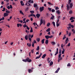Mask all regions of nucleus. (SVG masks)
Returning <instances> with one entry per match:
<instances>
[{
	"label": "nucleus",
	"instance_id": "41",
	"mask_svg": "<svg viewBox=\"0 0 75 75\" xmlns=\"http://www.w3.org/2000/svg\"><path fill=\"white\" fill-rule=\"evenodd\" d=\"M59 9V8H58V7H57L56 8H55V10H58Z\"/></svg>",
	"mask_w": 75,
	"mask_h": 75
},
{
	"label": "nucleus",
	"instance_id": "47",
	"mask_svg": "<svg viewBox=\"0 0 75 75\" xmlns=\"http://www.w3.org/2000/svg\"><path fill=\"white\" fill-rule=\"evenodd\" d=\"M49 37L50 38H53V36L51 35V36H49Z\"/></svg>",
	"mask_w": 75,
	"mask_h": 75
},
{
	"label": "nucleus",
	"instance_id": "15",
	"mask_svg": "<svg viewBox=\"0 0 75 75\" xmlns=\"http://www.w3.org/2000/svg\"><path fill=\"white\" fill-rule=\"evenodd\" d=\"M46 56V54H44L42 56V58H43V59H44V58H45Z\"/></svg>",
	"mask_w": 75,
	"mask_h": 75
},
{
	"label": "nucleus",
	"instance_id": "49",
	"mask_svg": "<svg viewBox=\"0 0 75 75\" xmlns=\"http://www.w3.org/2000/svg\"><path fill=\"white\" fill-rule=\"evenodd\" d=\"M64 37L63 38V40H65V39L66 38V36H65V35H64Z\"/></svg>",
	"mask_w": 75,
	"mask_h": 75
},
{
	"label": "nucleus",
	"instance_id": "34",
	"mask_svg": "<svg viewBox=\"0 0 75 75\" xmlns=\"http://www.w3.org/2000/svg\"><path fill=\"white\" fill-rule=\"evenodd\" d=\"M40 50V47L39 46H38L37 47V48L36 49V50L37 51H38Z\"/></svg>",
	"mask_w": 75,
	"mask_h": 75
},
{
	"label": "nucleus",
	"instance_id": "20",
	"mask_svg": "<svg viewBox=\"0 0 75 75\" xmlns=\"http://www.w3.org/2000/svg\"><path fill=\"white\" fill-rule=\"evenodd\" d=\"M25 40H28V35H26L25 36Z\"/></svg>",
	"mask_w": 75,
	"mask_h": 75
},
{
	"label": "nucleus",
	"instance_id": "45",
	"mask_svg": "<svg viewBox=\"0 0 75 75\" xmlns=\"http://www.w3.org/2000/svg\"><path fill=\"white\" fill-rule=\"evenodd\" d=\"M49 15H50V14H48V13H46V16L47 17H48V16H49Z\"/></svg>",
	"mask_w": 75,
	"mask_h": 75
},
{
	"label": "nucleus",
	"instance_id": "4",
	"mask_svg": "<svg viewBox=\"0 0 75 75\" xmlns=\"http://www.w3.org/2000/svg\"><path fill=\"white\" fill-rule=\"evenodd\" d=\"M44 7L42 6V7H40V8L39 10L40 12L44 10Z\"/></svg>",
	"mask_w": 75,
	"mask_h": 75
},
{
	"label": "nucleus",
	"instance_id": "22",
	"mask_svg": "<svg viewBox=\"0 0 75 75\" xmlns=\"http://www.w3.org/2000/svg\"><path fill=\"white\" fill-rule=\"evenodd\" d=\"M69 25H71V27L72 28H74V25H72L71 24V23L69 24Z\"/></svg>",
	"mask_w": 75,
	"mask_h": 75
},
{
	"label": "nucleus",
	"instance_id": "37",
	"mask_svg": "<svg viewBox=\"0 0 75 75\" xmlns=\"http://www.w3.org/2000/svg\"><path fill=\"white\" fill-rule=\"evenodd\" d=\"M22 61H23V62H27V60L26 59H23Z\"/></svg>",
	"mask_w": 75,
	"mask_h": 75
},
{
	"label": "nucleus",
	"instance_id": "1",
	"mask_svg": "<svg viewBox=\"0 0 75 75\" xmlns=\"http://www.w3.org/2000/svg\"><path fill=\"white\" fill-rule=\"evenodd\" d=\"M68 4H67V10L68 11L70 9V8H72V7H73V3H71V0H69L68 1Z\"/></svg>",
	"mask_w": 75,
	"mask_h": 75
},
{
	"label": "nucleus",
	"instance_id": "11",
	"mask_svg": "<svg viewBox=\"0 0 75 75\" xmlns=\"http://www.w3.org/2000/svg\"><path fill=\"white\" fill-rule=\"evenodd\" d=\"M28 3H34V1L33 0H30L28 1Z\"/></svg>",
	"mask_w": 75,
	"mask_h": 75
},
{
	"label": "nucleus",
	"instance_id": "58",
	"mask_svg": "<svg viewBox=\"0 0 75 75\" xmlns=\"http://www.w3.org/2000/svg\"><path fill=\"white\" fill-rule=\"evenodd\" d=\"M27 27V26L26 25H23V27L24 28H25V27Z\"/></svg>",
	"mask_w": 75,
	"mask_h": 75
},
{
	"label": "nucleus",
	"instance_id": "43",
	"mask_svg": "<svg viewBox=\"0 0 75 75\" xmlns=\"http://www.w3.org/2000/svg\"><path fill=\"white\" fill-rule=\"evenodd\" d=\"M6 13H10V11H6Z\"/></svg>",
	"mask_w": 75,
	"mask_h": 75
},
{
	"label": "nucleus",
	"instance_id": "29",
	"mask_svg": "<svg viewBox=\"0 0 75 75\" xmlns=\"http://www.w3.org/2000/svg\"><path fill=\"white\" fill-rule=\"evenodd\" d=\"M37 41L38 42H40V38H37Z\"/></svg>",
	"mask_w": 75,
	"mask_h": 75
},
{
	"label": "nucleus",
	"instance_id": "7",
	"mask_svg": "<svg viewBox=\"0 0 75 75\" xmlns=\"http://www.w3.org/2000/svg\"><path fill=\"white\" fill-rule=\"evenodd\" d=\"M40 25H41V24L43 23V19H40Z\"/></svg>",
	"mask_w": 75,
	"mask_h": 75
},
{
	"label": "nucleus",
	"instance_id": "52",
	"mask_svg": "<svg viewBox=\"0 0 75 75\" xmlns=\"http://www.w3.org/2000/svg\"><path fill=\"white\" fill-rule=\"evenodd\" d=\"M71 27H67L68 30H70L69 29H71Z\"/></svg>",
	"mask_w": 75,
	"mask_h": 75
},
{
	"label": "nucleus",
	"instance_id": "32",
	"mask_svg": "<svg viewBox=\"0 0 75 75\" xmlns=\"http://www.w3.org/2000/svg\"><path fill=\"white\" fill-rule=\"evenodd\" d=\"M20 13H21V14H22V15H24V13H23V11H20Z\"/></svg>",
	"mask_w": 75,
	"mask_h": 75
},
{
	"label": "nucleus",
	"instance_id": "40",
	"mask_svg": "<svg viewBox=\"0 0 75 75\" xmlns=\"http://www.w3.org/2000/svg\"><path fill=\"white\" fill-rule=\"evenodd\" d=\"M55 10H54V9H52V13H53L54 12H55Z\"/></svg>",
	"mask_w": 75,
	"mask_h": 75
},
{
	"label": "nucleus",
	"instance_id": "27",
	"mask_svg": "<svg viewBox=\"0 0 75 75\" xmlns=\"http://www.w3.org/2000/svg\"><path fill=\"white\" fill-rule=\"evenodd\" d=\"M73 13V12L72 11V10L69 11V13L70 14H72Z\"/></svg>",
	"mask_w": 75,
	"mask_h": 75
},
{
	"label": "nucleus",
	"instance_id": "61",
	"mask_svg": "<svg viewBox=\"0 0 75 75\" xmlns=\"http://www.w3.org/2000/svg\"><path fill=\"white\" fill-rule=\"evenodd\" d=\"M33 25H34L35 26V24H36V23H35V22H34L33 24Z\"/></svg>",
	"mask_w": 75,
	"mask_h": 75
},
{
	"label": "nucleus",
	"instance_id": "46",
	"mask_svg": "<svg viewBox=\"0 0 75 75\" xmlns=\"http://www.w3.org/2000/svg\"><path fill=\"white\" fill-rule=\"evenodd\" d=\"M18 22H20L21 23H22L23 22V21L22 20H21V21H18Z\"/></svg>",
	"mask_w": 75,
	"mask_h": 75
},
{
	"label": "nucleus",
	"instance_id": "33",
	"mask_svg": "<svg viewBox=\"0 0 75 75\" xmlns=\"http://www.w3.org/2000/svg\"><path fill=\"white\" fill-rule=\"evenodd\" d=\"M51 24H50V23H47V27H49V26Z\"/></svg>",
	"mask_w": 75,
	"mask_h": 75
},
{
	"label": "nucleus",
	"instance_id": "57",
	"mask_svg": "<svg viewBox=\"0 0 75 75\" xmlns=\"http://www.w3.org/2000/svg\"><path fill=\"white\" fill-rule=\"evenodd\" d=\"M58 54V52H56V53L54 55H57Z\"/></svg>",
	"mask_w": 75,
	"mask_h": 75
},
{
	"label": "nucleus",
	"instance_id": "53",
	"mask_svg": "<svg viewBox=\"0 0 75 75\" xmlns=\"http://www.w3.org/2000/svg\"><path fill=\"white\" fill-rule=\"evenodd\" d=\"M68 40V38H67L65 42H67Z\"/></svg>",
	"mask_w": 75,
	"mask_h": 75
},
{
	"label": "nucleus",
	"instance_id": "10",
	"mask_svg": "<svg viewBox=\"0 0 75 75\" xmlns=\"http://www.w3.org/2000/svg\"><path fill=\"white\" fill-rule=\"evenodd\" d=\"M62 59V57H60V58H59V56H58V62H59L60 61H61Z\"/></svg>",
	"mask_w": 75,
	"mask_h": 75
},
{
	"label": "nucleus",
	"instance_id": "30",
	"mask_svg": "<svg viewBox=\"0 0 75 75\" xmlns=\"http://www.w3.org/2000/svg\"><path fill=\"white\" fill-rule=\"evenodd\" d=\"M30 12L31 14H33V13H34V11H30Z\"/></svg>",
	"mask_w": 75,
	"mask_h": 75
},
{
	"label": "nucleus",
	"instance_id": "12",
	"mask_svg": "<svg viewBox=\"0 0 75 75\" xmlns=\"http://www.w3.org/2000/svg\"><path fill=\"white\" fill-rule=\"evenodd\" d=\"M28 72H29V73H31V72H33V70L30 69H28Z\"/></svg>",
	"mask_w": 75,
	"mask_h": 75
},
{
	"label": "nucleus",
	"instance_id": "5",
	"mask_svg": "<svg viewBox=\"0 0 75 75\" xmlns=\"http://www.w3.org/2000/svg\"><path fill=\"white\" fill-rule=\"evenodd\" d=\"M56 13H57V15H59V14H61V12L59 10H58L57 11H56Z\"/></svg>",
	"mask_w": 75,
	"mask_h": 75
},
{
	"label": "nucleus",
	"instance_id": "31",
	"mask_svg": "<svg viewBox=\"0 0 75 75\" xmlns=\"http://www.w3.org/2000/svg\"><path fill=\"white\" fill-rule=\"evenodd\" d=\"M50 28H48L47 30H46L47 32H50Z\"/></svg>",
	"mask_w": 75,
	"mask_h": 75
},
{
	"label": "nucleus",
	"instance_id": "14",
	"mask_svg": "<svg viewBox=\"0 0 75 75\" xmlns=\"http://www.w3.org/2000/svg\"><path fill=\"white\" fill-rule=\"evenodd\" d=\"M51 44L53 45H55V44H56V43H55V42H54V41H53L51 43Z\"/></svg>",
	"mask_w": 75,
	"mask_h": 75
},
{
	"label": "nucleus",
	"instance_id": "17",
	"mask_svg": "<svg viewBox=\"0 0 75 75\" xmlns=\"http://www.w3.org/2000/svg\"><path fill=\"white\" fill-rule=\"evenodd\" d=\"M48 42H49L48 40V39H47L46 40L45 43L47 45L48 43Z\"/></svg>",
	"mask_w": 75,
	"mask_h": 75
},
{
	"label": "nucleus",
	"instance_id": "24",
	"mask_svg": "<svg viewBox=\"0 0 75 75\" xmlns=\"http://www.w3.org/2000/svg\"><path fill=\"white\" fill-rule=\"evenodd\" d=\"M45 38H46V39H48V38H49V35H45Z\"/></svg>",
	"mask_w": 75,
	"mask_h": 75
},
{
	"label": "nucleus",
	"instance_id": "36",
	"mask_svg": "<svg viewBox=\"0 0 75 75\" xmlns=\"http://www.w3.org/2000/svg\"><path fill=\"white\" fill-rule=\"evenodd\" d=\"M29 9H28V8H27L25 9V11L27 12L28 10Z\"/></svg>",
	"mask_w": 75,
	"mask_h": 75
},
{
	"label": "nucleus",
	"instance_id": "19",
	"mask_svg": "<svg viewBox=\"0 0 75 75\" xmlns=\"http://www.w3.org/2000/svg\"><path fill=\"white\" fill-rule=\"evenodd\" d=\"M75 18L73 17H71V18H70L69 20H74V19H75Z\"/></svg>",
	"mask_w": 75,
	"mask_h": 75
},
{
	"label": "nucleus",
	"instance_id": "26",
	"mask_svg": "<svg viewBox=\"0 0 75 75\" xmlns=\"http://www.w3.org/2000/svg\"><path fill=\"white\" fill-rule=\"evenodd\" d=\"M27 45H28V47H31V43H28L27 44Z\"/></svg>",
	"mask_w": 75,
	"mask_h": 75
},
{
	"label": "nucleus",
	"instance_id": "18",
	"mask_svg": "<svg viewBox=\"0 0 75 75\" xmlns=\"http://www.w3.org/2000/svg\"><path fill=\"white\" fill-rule=\"evenodd\" d=\"M63 50L62 52V54H64V52H65V49L63 48Z\"/></svg>",
	"mask_w": 75,
	"mask_h": 75
},
{
	"label": "nucleus",
	"instance_id": "3",
	"mask_svg": "<svg viewBox=\"0 0 75 75\" xmlns=\"http://www.w3.org/2000/svg\"><path fill=\"white\" fill-rule=\"evenodd\" d=\"M26 59V60H27V62H32V60H31V59H30V58H29V57H27Z\"/></svg>",
	"mask_w": 75,
	"mask_h": 75
},
{
	"label": "nucleus",
	"instance_id": "38",
	"mask_svg": "<svg viewBox=\"0 0 75 75\" xmlns=\"http://www.w3.org/2000/svg\"><path fill=\"white\" fill-rule=\"evenodd\" d=\"M37 7V5L35 4H34V7Z\"/></svg>",
	"mask_w": 75,
	"mask_h": 75
},
{
	"label": "nucleus",
	"instance_id": "60",
	"mask_svg": "<svg viewBox=\"0 0 75 75\" xmlns=\"http://www.w3.org/2000/svg\"><path fill=\"white\" fill-rule=\"evenodd\" d=\"M31 52L32 53H34V49L32 50H31Z\"/></svg>",
	"mask_w": 75,
	"mask_h": 75
},
{
	"label": "nucleus",
	"instance_id": "6",
	"mask_svg": "<svg viewBox=\"0 0 75 75\" xmlns=\"http://www.w3.org/2000/svg\"><path fill=\"white\" fill-rule=\"evenodd\" d=\"M41 55H42V53H41L39 55L38 57H36L35 58V59H39V58H40V57L41 56Z\"/></svg>",
	"mask_w": 75,
	"mask_h": 75
},
{
	"label": "nucleus",
	"instance_id": "13",
	"mask_svg": "<svg viewBox=\"0 0 75 75\" xmlns=\"http://www.w3.org/2000/svg\"><path fill=\"white\" fill-rule=\"evenodd\" d=\"M36 16L38 18H40V14H37L36 15Z\"/></svg>",
	"mask_w": 75,
	"mask_h": 75
},
{
	"label": "nucleus",
	"instance_id": "23",
	"mask_svg": "<svg viewBox=\"0 0 75 75\" xmlns=\"http://www.w3.org/2000/svg\"><path fill=\"white\" fill-rule=\"evenodd\" d=\"M54 17L55 16H54V15H52V16L50 18L51 20H53Z\"/></svg>",
	"mask_w": 75,
	"mask_h": 75
},
{
	"label": "nucleus",
	"instance_id": "48",
	"mask_svg": "<svg viewBox=\"0 0 75 75\" xmlns=\"http://www.w3.org/2000/svg\"><path fill=\"white\" fill-rule=\"evenodd\" d=\"M10 8H13V6H12V5H10Z\"/></svg>",
	"mask_w": 75,
	"mask_h": 75
},
{
	"label": "nucleus",
	"instance_id": "64",
	"mask_svg": "<svg viewBox=\"0 0 75 75\" xmlns=\"http://www.w3.org/2000/svg\"><path fill=\"white\" fill-rule=\"evenodd\" d=\"M66 33H67V35H68V31H66Z\"/></svg>",
	"mask_w": 75,
	"mask_h": 75
},
{
	"label": "nucleus",
	"instance_id": "55",
	"mask_svg": "<svg viewBox=\"0 0 75 75\" xmlns=\"http://www.w3.org/2000/svg\"><path fill=\"white\" fill-rule=\"evenodd\" d=\"M26 28L28 30H30V28L28 27V26H27Z\"/></svg>",
	"mask_w": 75,
	"mask_h": 75
},
{
	"label": "nucleus",
	"instance_id": "35",
	"mask_svg": "<svg viewBox=\"0 0 75 75\" xmlns=\"http://www.w3.org/2000/svg\"><path fill=\"white\" fill-rule=\"evenodd\" d=\"M52 24H53V25H54V27L55 26V22H52Z\"/></svg>",
	"mask_w": 75,
	"mask_h": 75
},
{
	"label": "nucleus",
	"instance_id": "51",
	"mask_svg": "<svg viewBox=\"0 0 75 75\" xmlns=\"http://www.w3.org/2000/svg\"><path fill=\"white\" fill-rule=\"evenodd\" d=\"M32 16H33V17H35V18H36V17L35 16V15L33 13H32Z\"/></svg>",
	"mask_w": 75,
	"mask_h": 75
},
{
	"label": "nucleus",
	"instance_id": "9",
	"mask_svg": "<svg viewBox=\"0 0 75 75\" xmlns=\"http://www.w3.org/2000/svg\"><path fill=\"white\" fill-rule=\"evenodd\" d=\"M8 16V13H5L4 14V17H7V16Z\"/></svg>",
	"mask_w": 75,
	"mask_h": 75
},
{
	"label": "nucleus",
	"instance_id": "63",
	"mask_svg": "<svg viewBox=\"0 0 75 75\" xmlns=\"http://www.w3.org/2000/svg\"><path fill=\"white\" fill-rule=\"evenodd\" d=\"M72 31H73V33H74V29H73L72 30Z\"/></svg>",
	"mask_w": 75,
	"mask_h": 75
},
{
	"label": "nucleus",
	"instance_id": "59",
	"mask_svg": "<svg viewBox=\"0 0 75 75\" xmlns=\"http://www.w3.org/2000/svg\"><path fill=\"white\" fill-rule=\"evenodd\" d=\"M33 43L34 44H35V43H36V44H37V42H36V41H35V40L34 41V42H33Z\"/></svg>",
	"mask_w": 75,
	"mask_h": 75
},
{
	"label": "nucleus",
	"instance_id": "56",
	"mask_svg": "<svg viewBox=\"0 0 75 75\" xmlns=\"http://www.w3.org/2000/svg\"><path fill=\"white\" fill-rule=\"evenodd\" d=\"M57 26L58 27V26H59V24H58V23H57Z\"/></svg>",
	"mask_w": 75,
	"mask_h": 75
},
{
	"label": "nucleus",
	"instance_id": "21",
	"mask_svg": "<svg viewBox=\"0 0 75 75\" xmlns=\"http://www.w3.org/2000/svg\"><path fill=\"white\" fill-rule=\"evenodd\" d=\"M45 41V39H43L42 40V44H44V41Z\"/></svg>",
	"mask_w": 75,
	"mask_h": 75
},
{
	"label": "nucleus",
	"instance_id": "44",
	"mask_svg": "<svg viewBox=\"0 0 75 75\" xmlns=\"http://www.w3.org/2000/svg\"><path fill=\"white\" fill-rule=\"evenodd\" d=\"M6 10V8H3V10H2V11H4Z\"/></svg>",
	"mask_w": 75,
	"mask_h": 75
},
{
	"label": "nucleus",
	"instance_id": "28",
	"mask_svg": "<svg viewBox=\"0 0 75 75\" xmlns=\"http://www.w3.org/2000/svg\"><path fill=\"white\" fill-rule=\"evenodd\" d=\"M30 33H33V28H31V30L30 31Z\"/></svg>",
	"mask_w": 75,
	"mask_h": 75
},
{
	"label": "nucleus",
	"instance_id": "54",
	"mask_svg": "<svg viewBox=\"0 0 75 75\" xmlns=\"http://www.w3.org/2000/svg\"><path fill=\"white\" fill-rule=\"evenodd\" d=\"M59 21V19H57V21L56 23H58V22Z\"/></svg>",
	"mask_w": 75,
	"mask_h": 75
},
{
	"label": "nucleus",
	"instance_id": "39",
	"mask_svg": "<svg viewBox=\"0 0 75 75\" xmlns=\"http://www.w3.org/2000/svg\"><path fill=\"white\" fill-rule=\"evenodd\" d=\"M57 18L58 19H60L61 18V16H57Z\"/></svg>",
	"mask_w": 75,
	"mask_h": 75
},
{
	"label": "nucleus",
	"instance_id": "50",
	"mask_svg": "<svg viewBox=\"0 0 75 75\" xmlns=\"http://www.w3.org/2000/svg\"><path fill=\"white\" fill-rule=\"evenodd\" d=\"M49 10L50 11H51V8H48Z\"/></svg>",
	"mask_w": 75,
	"mask_h": 75
},
{
	"label": "nucleus",
	"instance_id": "8",
	"mask_svg": "<svg viewBox=\"0 0 75 75\" xmlns=\"http://www.w3.org/2000/svg\"><path fill=\"white\" fill-rule=\"evenodd\" d=\"M31 35H28V38H29V40H30V41H31Z\"/></svg>",
	"mask_w": 75,
	"mask_h": 75
},
{
	"label": "nucleus",
	"instance_id": "2",
	"mask_svg": "<svg viewBox=\"0 0 75 75\" xmlns=\"http://www.w3.org/2000/svg\"><path fill=\"white\" fill-rule=\"evenodd\" d=\"M61 50L60 49L59 52V54L58 55L59 58H60L61 57V54H61Z\"/></svg>",
	"mask_w": 75,
	"mask_h": 75
},
{
	"label": "nucleus",
	"instance_id": "25",
	"mask_svg": "<svg viewBox=\"0 0 75 75\" xmlns=\"http://www.w3.org/2000/svg\"><path fill=\"white\" fill-rule=\"evenodd\" d=\"M53 62L52 61H51L50 63V66H51L52 64H53Z\"/></svg>",
	"mask_w": 75,
	"mask_h": 75
},
{
	"label": "nucleus",
	"instance_id": "16",
	"mask_svg": "<svg viewBox=\"0 0 75 75\" xmlns=\"http://www.w3.org/2000/svg\"><path fill=\"white\" fill-rule=\"evenodd\" d=\"M20 3L22 6H24V3H23V1H21Z\"/></svg>",
	"mask_w": 75,
	"mask_h": 75
},
{
	"label": "nucleus",
	"instance_id": "62",
	"mask_svg": "<svg viewBox=\"0 0 75 75\" xmlns=\"http://www.w3.org/2000/svg\"><path fill=\"white\" fill-rule=\"evenodd\" d=\"M50 58L49 57H48L47 59V61H50Z\"/></svg>",
	"mask_w": 75,
	"mask_h": 75
},
{
	"label": "nucleus",
	"instance_id": "42",
	"mask_svg": "<svg viewBox=\"0 0 75 75\" xmlns=\"http://www.w3.org/2000/svg\"><path fill=\"white\" fill-rule=\"evenodd\" d=\"M71 66V64L70 63H69L67 65V67H70Z\"/></svg>",
	"mask_w": 75,
	"mask_h": 75
}]
</instances>
